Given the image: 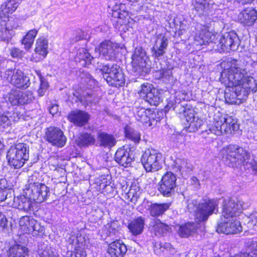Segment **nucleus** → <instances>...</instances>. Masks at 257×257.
<instances>
[{
    "instance_id": "2",
    "label": "nucleus",
    "mask_w": 257,
    "mask_h": 257,
    "mask_svg": "<svg viewBox=\"0 0 257 257\" xmlns=\"http://www.w3.org/2000/svg\"><path fill=\"white\" fill-rule=\"evenodd\" d=\"M194 42L196 45L202 46L210 43L216 45L212 47L220 52H229L236 50L239 45V39L234 31H230L217 36L211 32L208 25L200 23L195 27Z\"/></svg>"
},
{
    "instance_id": "10",
    "label": "nucleus",
    "mask_w": 257,
    "mask_h": 257,
    "mask_svg": "<svg viewBox=\"0 0 257 257\" xmlns=\"http://www.w3.org/2000/svg\"><path fill=\"white\" fill-rule=\"evenodd\" d=\"M242 230L240 222L237 217L220 218L217 222L216 231L218 232L228 234H237Z\"/></svg>"
},
{
    "instance_id": "12",
    "label": "nucleus",
    "mask_w": 257,
    "mask_h": 257,
    "mask_svg": "<svg viewBox=\"0 0 257 257\" xmlns=\"http://www.w3.org/2000/svg\"><path fill=\"white\" fill-rule=\"evenodd\" d=\"M176 176L171 172H167L160 182L158 190L165 197L172 196L176 187Z\"/></svg>"
},
{
    "instance_id": "48",
    "label": "nucleus",
    "mask_w": 257,
    "mask_h": 257,
    "mask_svg": "<svg viewBox=\"0 0 257 257\" xmlns=\"http://www.w3.org/2000/svg\"><path fill=\"white\" fill-rule=\"evenodd\" d=\"M153 85L149 83H145L141 85V89L139 91V94L144 99L147 97L153 89H155Z\"/></svg>"
},
{
    "instance_id": "58",
    "label": "nucleus",
    "mask_w": 257,
    "mask_h": 257,
    "mask_svg": "<svg viewBox=\"0 0 257 257\" xmlns=\"http://www.w3.org/2000/svg\"><path fill=\"white\" fill-rule=\"evenodd\" d=\"M7 225V219L5 216L0 211V231Z\"/></svg>"
},
{
    "instance_id": "19",
    "label": "nucleus",
    "mask_w": 257,
    "mask_h": 257,
    "mask_svg": "<svg viewBox=\"0 0 257 257\" xmlns=\"http://www.w3.org/2000/svg\"><path fill=\"white\" fill-rule=\"evenodd\" d=\"M182 111L184 113L188 126L187 131L189 132H195L197 131L203 124V120L199 118L194 110H186L185 107H182Z\"/></svg>"
},
{
    "instance_id": "61",
    "label": "nucleus",
    "mask_w": 257,
    "mask_h": 257,
    "mask_svg": "<svg viewBox=\"0 0 257 257\" xmlns=\"http://www.w3.org/2000/svg\"><path fill=\"white\" fill-rule=\"evenodd\" d=\"M171 248V244L169 243H161L160 249L163 252L165 249L168 250Z\"/></svg>"
},
{
    "instance_id": "38",
    "label": "nucleus",
    "mask_w": 257,
    "mask_h": 257,
    "mask_svg": "<svg viewBox=\"0 0 257 257\" xmlns=\"http://www.w3.org/2000/svg\"><path fill=\"white\" fill-rule=\"evenodd\" d=\"M48 40L43 37H39L36 41L35 52L36 54L40 55L43 58L47 56L48 51Z\"/></svg>"
},
{
    "instance_id": "7",
    "label": "nucleus",
    "mask_w": 257,
    "mask_h": 257,
    "mask_svg": "<svg viewBox=\"0 0 257 257\" xmlns=\"http://www.w3.org/2000/svg\"><path fill=\"white\" fill-rule=\"evenodd\" d=\"M162 154L154 149H148L141 157L142 164L147 172H155L162 167Z\"/></svg>"
},
{
    "instance_id": "44",
    "label": "nucleus",
    "mask_w": 257,
    "mask_h": 257,
    "mask_svg": "<svg viewBox=\"0 0 257 257\" xmlns=\"http://www.w3.org/2000/svg\"><path fill=\"white\" fill-rule=\"evenodd\" d=\"M145 100L151 105L157 106L161 101L160 93L158 89H153L152 91L149 93Z\"/></svg>"
},
{
    "instance_id": "14",
    "label": "nucleus",
    "mask_w": 257,
    "mask_h": 257,
    "mask_svg": "<svg viewBox=\"0 0 257 257\" xmlns=\"http://www.w3.org/2000/svg\"><path fill=\"white\" fill-rule=\"evenodd\" d=\"M118 49L117 44L110 40H105L95 48V51L106 60H112L115 58Z\"/></svg>"
},
{
    "instance_id": "43",
    "label": "nucleus",
    "mask_w": 257,
    "mask_h": 257,
    "mask_svg": "<svg viewBox=\"0 0 257 257\" xmlns=\"http://www.w3.org/2000/svg\"><path fill=\"white\" fill-rule=\"evenodd\" d=\"M38 257H56L47 242H40L38 245Z\"/></svg>"
},
{
    "instance_id": "42",
    "label": "nucleus",
    "mask_w": 257,
    "mask_h": 257,
    "mask_svg": "<svg viewBox=\"0 0 257 257\" xmlns=\"http://www.w3.org/2000/svg\"><path fill=\"white\" fill-rule=\"evenodd\" d=\"M80 76L81 82L86 89H92L96 86V81L88 72H83Z\"/></svg>"
},
{
    "instance_id": "5",
    "label": "nucleus",
    "mask_w": 257,
    "mask_h": 257,
    "mask_svg": "<svg viewBox=\"0 0 257 257\" xmlns=\"http://www.w3.org/2000/svg\"><path fill=\"white\" fill-rule=\"evenodd\" d=\"M29 158V147L24 143H19L12 146L7 154L9 164L15 169L22 167Z\"/></svg>"
},
{
    "instance_id": "63",
    "label": "nucleus",
    "mask_w": 257,
    "mask_h": 257,
    "mask_svg": "<svg viewBox=\"0 0 257 257\" xmlns=\"http://www.w3.org/2000/svg\"><path fill=\"white\" fill-rule=\"evenodd\" d=\"M68 241L69 243L73 244L77 241V236H75L74 234H71L70 235Z\"/></svg>"
},
{
    "instance_id": "57",
    "label": "nucleus",
    "mask_w": 257,
    "mask_h": 257,
    "mask_svg": "<svg viewBox=\"0 0 257 257\" xmlns=\"http://www.w3.org/2000/svg\"><path fill=\"white\" fill-rule=\"evenodd\" d=\"M173 23H174V27L177 30H183L186 28V25L183 22L179 21L178 18H174L173 20Z\"/></svg>"
},
{
    "instance_id": "64",
    "label": "nucleus",
    "mask_w": 257,
    "mask_h": 257,
    "mask_svg": "<svg viewBox=\"0 0 257 257\" xmlns=\"http://www.w3.org/2000/svg\"><path fill=\"white\" fill-rule=\"evenodd\" d=\"M238 3H240L242 5L250 3L252 2L253 0H236Z\"/></svg>"
},
{
    "instance_id": "20",
    "label": "nucleus",
    "mask_w": 257,
    "mask_h": 257,
    "mask_svg": "<svg viewBox=\"0 0 257 257\" xmlns=\"http://www.w3.org/2000/svg\"><path fill=\"white\" fill-rule=\"evenodd\" d=\"M63 136V132L60 128L50 126L46 129L45 138L46 141L53 145L62 147L64 145Z\"/></svg>"
},
{
    "instance_id": "60",
    "label": "nucleus",
    "mask_w": 257,
    "mask_h": 257,
    "mask_svg": "<svg viewBox=\"0 0 257 257\" xmlns=\"http://www.w3.org/2000/svg\"><path fill=\"white\" fill-rule=\"evenodd\" d=\"M49 112L52 115L58 114L59 113L58 105L57 104L52 105L49 108Z\"/></svg>"
},
{
    "instance_id": "30",
    "label": "nucleus",
    "mask_w": 257,
    "mask_h": 257,
    "mask_svg": "<svg viewBox=\"0 0 257 257\" xmlns=\"http://www.w3.org/2000/svg\"><path fill=\"white\" fill-rule=\"evenodd\" d=\"M150 226L156 235H163L171 231V228L168 225L162 222L158 219L151 220Z\"/></svg>"
},
{
    "instance_id": "34",
    "label": "nucleus",
    "mask_w": 257,
    "mask_h": 257,
    "mask_svg": "<svg viewBox=\"0 0 257 257\" xmlns=\"http://www.w3.org/2000/svg\"><path fill=\"white\" fill-rule=\"evenodd\" d=\"M170 206V204L168 203H151L149 208L150 215L155 217H159L163 215L169 208Z\"/></svg>"
},
{
    "instance_id": "16",
    "label": "nucleus",
    "mask_w": 257,
    "mask_h": 257,
    "mask_svg": "<svg viewBox=\"0 0 257 257\" xmlns=\"http://www.w3.org/2000/svg\"><path fill=\"white\" fill-rule=\"evenodd\" d=\"M168 43V38L164 35L158 36L151 48L152 57L158 60L162 59L166 52Z\"/></svg>"
},
{
    "instance_id": "55",
    "label": "nucleus",
    "mask_w": 257,
    "mask_h": 257,
    "mask_svg": "<svg viewBox=\"0 0 257 257\" xmlns=\"http://www.w3.org/2000/svg\"><path fill=\"white\" fill-rule=\"evenodd\" d=\"M24 54V52L19 48H13L11 50V56L13 58H21Z\"/></svg>"
},
{
    "instance_id": "41",
    "label": "nucleus",
    "mask_w": 257,
    "mask_h": 257,
    "mask_svg": "<svg viewBox=\"0 0 257 257\" xmlns=\"http://www.w3.org/2000/svg\"><path fill=\"white\" fill-rule=\"evenodd\" d=\"M38 32V30H31L26 34L22 39V43L24 45V47L26 50H29L32 47L34 39L36 37Z\"/></svg>"
},
{
    "instance_id": "50",
    "label": "nucleus",
    "mask_w": 257,
    "mask_h": 257,
    "mask_svg": "<svg viewBox=\"0 0 257 257\" xmlns=\"http://www.w3.org/2000/svg\"><path fill=\"white\" fill-rule=\"evenodd\" d=\"M40 79L41 83L40 87L38 90V93L40 96H42L47 90L49 85L48 82L43 78L40 77Z\"/></svg>"
},
{
    "instance_id": "59",
    "label": "nucleus",
    "mask_w": 257,
    "mask_h": 257,
    "mask_svg": "<svg viewBox=\"0 0 257 257\" xmlns=\"http://www.w3.org/2000/svg\"><path fill=\"white\" fill-rule=\"evenodd\" d=\"M128 197H132V202L137 201L139 195L135 189L131 188L128 192Z\"/></svg>"
},
{
    "instance_id": "24",
    "label": "nucleus",
    "mask_w": 257,
    "mask_h": 257,
    "mask_svg": "<svg viewBox=\"0 0 257 257\" xmlns=\"http://www.w3.org/2000/svg\"><path fill=\"white\" fill-rule=\"evenodd\" d=\"M132 156L130 150L125 149V147L123 146L117 149L114 155V160L120 165L127 167L131 165L133 161V158Z\"/></svg>"
},
{
    "instance_id": "18",
    "label": "nucleus",
    "mask_w": 257,
    "mask_h": 257,
    "mask_svg": "<svg viewBox=\"0 0 257 257\" xmlns=\"http://www.w3.org/2000/svg\"><path fill=\"white\" fill-rule=\"evenodd\" d=\"M168 167L176 173L185 177L192 170V166L185 159L180 158L172 159Z\"/></svg>"
},
{
    "instance_id": "39",
    "label": "nucleus",
    "mask_w": 257,
    "mask_h": 257,
    "mask_svg": "<svg viewBox=\"0 0 257 257\" xmlns=\"http://www.w3.org/2000/svg\"><path fill=\"white\" fill-rule=\"evenodd\" d=\"M36 223V220L31 216H22L19 221L20 227L22 231L24 233H30V229L34 225V223Z\"/></svg>"
},
{
    "instance_id": "46",
    "label": "nucleus",
    "mask_w": 257,
    "mask_h": 257,
    "mask_svg": "<svg viewBox=\"0 0 257 257\" xmlns=\"http://www.w3.org/2000/svg\"><path fill=\"white\" fill-rule=\"evenodd\" d=\"M29 234H32L33 236L42 237L45 234V228L36 220V223H34L32 228L30 229Z\"/></svg>"
},
{
    "instance_id": "25",
    "label": "nucleus",
    "mask_w": 257,
    "mask_h": 257,
    "mask_svg": "<svg viewBox=\"0 0 257 257\" xmlns=\"http://www.w3.org/2000/svg\"><path fill=\"white\" fill-rule=\"evenodd\" d=\"M238 20L245 26H251L257 19V11L252 8L244 9L238 15Z\"/></svg>"
},
{
    "instance_id": "22",
    "label": "nucleus",
    "mask_w": 257,
    "mask_h": 257,
    "mask_svg": "<svg viewBox=\"0 0 257 257\" xmlns=\"http://www.w3.org/2000/svg\"><path fill=\"white\" fill-rule=\"evenodd\" d=\"M112 17L114 22L120 25L126 23V19H128V12L127 11L125 4L116 3L112 9Z\"/></svg>"
},
{
    "instance_id": "6",
    "label": "nucleus",
    "mask_w": 257,
    "mask_h": 257,
    "mask_svg": "<svg viewBox=\"0 0 257 257\" xmlns=\"http://www.w3.org/2000/svg\"><path fill=\"white\" fill-rule=\"evenodd\" d=\"M100 71L109 85L119 87L124 84L125 79L124 73L117 64L103 65L100 68Z\"/></svg>"
},
{
    "instance_id": "17",
    "label": "nucleus",
    "mask_w": 257,
    "mask_h": 257,
    "mask_svg": "<svg viewBox=\"0 0 257 257\" xmlns=\"http://www.w3.org/2000/svg\"><path fill=\"white\" fill-rule=\"evenodd\" d=\"M132 59V65L137 70L147 72L150 68L147 66L148 57L145 51L142 47H137L135 49Z\"/></svg>"
},
{
    "instance_id": "1",
    "label": "nucleus",
    "mask_w": 257,
    "mask_h": 257,
    "mask_svg": "<svg viewBox=\"0 0 257 257\" xmlns=\"http://www.w3.org/2000/svg\"><path fill=\"white\" fill-rule=\"evenodd\" d=\"M227 66L219 78L222 83L231 89L225 92V101L230 104H239L250 92L257 91V79L251 76L249 71L236 60L232 61Z\"/></svg>"
},
{
    "instance_id": "45",
    "label": "nucleus",
    "mask_w": 257,
    "mask_h": 257,
    "mask_svg": "<svg viewBox=\"0 0 257 257\" xmlns=\"http://www.w3.org/2000/svg\"><path fill=\"white\" fill-rule=\"evenodd\" d=\"M125 136L126 138L131 140L135 143H139L141 139L140 133L130 126H126L124 128Z\"/></svg>"
},
{
    "instance_id": "33",
    "label": "nucleus",
    "mask_w": 257,
    "mask_h": 257,
    "mask_svg": "<svg viewBox=\"0 0 257 257\" xmlns=\"http://www.w3.org/2000/svg\"><path fill=\"white\" fill-rule=\"evenodd\" d=\"M22 1V0H6L1 5L0 16L4 15L6 17V15L14 12Z\"/></svg>"
},
{
    "instance_id": "26",
    "label": "nucleus",
    "mask_w": 257,
    "mask_h": 257,
    "mask_svg": "<svg viewBox=\"0 0 257 257\" xmlns=\"http://www.w3.org/2000/svg\"><path fill=\"white\" fill-rule=\"evenodd\" d=\"M69 120L75 125L82 126L86 125L90 118V114L85 111L80 110L72 111L68 117Z\"/></svg>"
},
{
    "instance_id": "9",
    "label": "nucleus",
    "mask_w": 257,
    "mask_h": 257,
    "mask_svg": "<svg viewBox=\"0 0 257 257\" xmlns=\"http://www.w3.org/2000/svg\"><path fill=\"white\" fill-rule=\"evenodd\" d=\"M27 196L37 203L45 201L49 195V189L44 184L39 182H29L28 187L25 190Z\"/></svg>"
},
{
    "instance_id": "31",
    "label": "nucleus",
    "mask_w": 257,
    "mask_h": 257,
    "mask_svg": "<svg viewBox=\"0 0 257 257\" xmlns=\"http://www.w3.org/2000/svg\"><path fill=\"white\" fill-rule=\"evenodd\" d=\"M75 60L78 62L80 65L86 67L88 65L94 62V59L84 48H79L76 54Z\"/></svg>"
},
{
    "instance_id": "23",
    "label": "nucleus",
    "mask_w": 257,
    "mask_h": 257,
    "mask_svg": "<svg viewBox=\"0 0 257 257\" xmlns=\"http://www.w3.org/2000/svg\"><path fill=\"white\" fill-rule=\"evenodd\" d=\"M127 248L120 240H116L110 243L107 247V253L109 257H124Z\"/></svg>"
},
{
    "instance_id": "3",
    "label": "nucleus",
    "mask_w": 257,
    "mask_h": 257,
    "mask_svg": "<svg viewBox=\"0 0 257 257\" xmlns=\"http://www.w3.org/2000/svg\"><path fill=\"white\" fill-rule=\"evenodd\" d=\"M223 161L231 167L243 165L245 168H252L257 173V157L250 156V154L242 147L235 145H229L223 148L220 151Z\"/></svg>"
},
{
    "instance_id": "62",
    "label": "nucleus",
    "mask_w": 257,
    "mask_h": 257,
    "mask_svg": "<svg viewBox=\"0 0 257 257\" xmlns=\"http://www.w3.org/2000/svg\"><path fill=\"white\" fill-rule=\"evenodd\" d=\"M191 183L196 187L200 185L199 180L195 176H193L191 178Z\"/></svg>"
},
{
    "instance_id": "47",
    "label": "nucleus",
    "mask_w": 257,
    "mask_h": 257,
    "mask_svg": "<svg viewBox=\"0 0 257 257\" xmlns=\"http://www.w3.org/2000/svg\"><path fill=\"white\" fill-rule=\"evenodd\" d=\"M7 181L4 178L0 179V202L5 201L7 198Z\"/></svg>"
},
{
    "instance_id": "52",
    "label": "nucleus",
    "mask_w": 257,
    "mask_h": 257,
    "mask_svg": "<svg viewBox=\"0 0 257 257\" xmlns=\"http://www.w3.org/2000/svg\"><path fill=\"white\" fill-rule=\"evenodd\" d=\"M75 38H73L74 42H77L82 40H86L87 34L80 29L77 30L75 33Z\"/></svg>"
},
{
    "instance_id": "35",
    "label": "nucleus",
    "mask_w": 257,
    "mask_h": 257,
    "mask_svg": "<svg viewBox=\"0 0 257 257\" xmlns=\"http://www.w3.org/2000/svg\"><path fill=\"white\" fill-rule=\"evenodd\" d=\"M75 142L79 147H86L93 145L95 142V139L91 134L83 132L79 134Z\"/></svg>"
},
{
    "instance_id": "32",
    "label": "nucleus",
    "mask_w": 257,
    "mask_h": 257,
    "mask_svg": "<svg viewBox=\"0 0 257 257\" xmlns=\"http://www.w3.org/2000/svg\"><path fill=\"white\" fill-rule=\"evenodd\" d=\"M97 139L100 146L104 148H111L116 143V140L114 137L112 135L105 132L98 133Z\"/></svg>"
},
{
    "instance_id": "29",
    "label": "nucleus",
    "mask_w": 257,
    "mask_h": 257,
    "mask_svg": "<svg viewBox=\"0 0 257 257\" xmlns=\"http://www.w3.org/2000/svg\"><path fill=\"white\" fill-rule=\"evenodd\" d=\"M244 245L246 252H240L231 257H257V242L251 238L245 240ZM214 257H220L215 256Z\"/></svg>"
},
{
    "instance_id": "49",
    "label": "nucleus",
    "mask_w": 257,
    "mask_h": 257,
    "mask_svg": "<svg viewBox=\"0 0 257 257\" xmlns=\"http://www.w3.org/2000/svg\"><path fill=\"white\" fill-rule=\"evenodd\" d=\"M12 36L11 30L5 27V24L4 26L2 24L0 26V37L1 39L4 41L8 42L11 38Z\"/></svg>"
},
{
    "instance_id": "8",
    "label": "nucleus",
    "mask_w": 257,
    "mask_h": 257,
    "mask_svg": "<svg viewBox=\"0 0 257 257\" xmlns=\"http://www.w3.org/2000/svg\"><path fill=\"white\" fill-rule=\"evenodd\" d=\"M218 200L214 199L206 198L203 199L197 205L195 212L196 222L206 221L209 216L215 212L218 209Z\"/></svg>"
},
{
    "instance_id": "40",
    "label": "nucleus",
    "mask_w": 257,
    "mask_h": 257,
    "mask_svg": "<svg viewBox=\"0 0 257 257\" xmlns=\"http://www.w3.org/2000/svg\"><path fill=\"white\" fill-rule=\"evenodd\" d=\"M197 227L196 223L193 222H188L180 227L179 234L182 237H188L195 232Z\"/></svg>"
},
{
    "instance_id": "13",
    "label": "nucleus",
    "mask_w": 257,
    "mask_h": 257,
    "mask_svg": "<svg viewBox=\"0 0 257 257\" xmlns=\"http://www.w3.org/2000/svg\"><path fill=\"white\" fill-rule=\"evenodd\" d=\"M192 10L195 11V14L199 16L208 17V19L212 20L213 22L215 20L213 15L215 14L216 6L210 4L208 0H192Z\"/></svg>"
},
{
    "instance_id": "27",
    "label": "nucleus",
    "mask_w": 257,
    "mask_h": 257,
    "mask_svg": "<svg viewBox=\"0 0 257 257\" xmlns=\"http://www.w3.org/2000/svg\"><path fill=\"white\" fill-rule=\"evenodd\" d=\"M145 224V218L139 216L130 221L127 228L133 235L138 236L143 233Z\"/></svg>"
},
{
    "instance_id": "21",
    "label": "nucleus",
    "mask_w": 257,
    "mask_h": 257,
    "mask_svg": "<svg viewBox=\"0 0 257 257\" xmlns=\"http://www.w3.org/2000/svg\"><path fill=\"white\" fill-rule=\"evenodd\" d=\"M241 212L239 205L230 199H225L223 202L222 215L220 218H229L237 217Z\"/></svg>"
},
{
    "instance_id": "37",
    "label": "nucleus",
    "mask_w": 257,
    "mask_h": 257,
    "mask_svg": "<svg viewBox=\"0 0 257 257\" xmlns=\"http://www.w3.org/2000/svg\"><path fill=\"white\" fill-rule=\"evenodd\" d=\"M8 254L9 257H26L28 249L25 246L15 243L10 247Z\"/></svg>"
},
{
    "instance_id": "11",
    "label": "nucleus",
    "mask_w": 257,
    "mask_h": 257,
    "mask_svg": "<svg viewBox=\"0 0 257 257\" xmlns=\"http://www.w3.org/2000/svg\"><path fill=\"white\" fill-rule=\"evenodd\" d=\"M6 78L12 85L20 88H27L30 84V78L20 70L8 69L5 73Z\"/></svg>"
},
{
    "instance_id": "53",
    "label": "nucleus",
    "mask_w": 257,
    "mask_h": 257,
    "mask_svg": "<svg viewBox=\"0 0 257 257\" xmlns=\"http://www.w3.org/2000/svg\"><path fill=\"white\" fill-rule=\"evenodd\" d=\"M11 124V119L8 116L0 114V126H2L3 127H6L10 126Z\"/></svg>"
},
{
    "instance_id": "54",
    "label": "nucleus",
    "mask_w": 257,
    "mask_h": 257,
    "mask_svg": "<svg viewBox=\"0 0 257 257\" xmlns=\"http://www.w3.org/2000/svg\"><path fill=\"white\" fill-rule=\"evenodd\" d=\"M96 183L99 185L100 189H104L109 185L110 181L104 177L101 176L97 179Z\"/></svg>"
},
{
    "instance_id": "51",
    "label": "nucleus",
    "mask_w": 257,
    "mask_h": 257,
    "mask_svg": "<svg viewBox=\"0 0 257 257\" xmlns=\"http://www.w3.org/2000/svg\"><path fill=\"white\" fill-rule=\"evenodd\" d=\"M180 107L182 109V107H184V106L180 104V103H177L174 99H170L165 107V111L169 110L171 109L175 110L177 108ZM182 112H183L182 110H180L179 112L181 113Z\"/></svg>"
},
{
    "instance_id": "36",
    "label": "nucleus",
    "mask_w": 257,
    "mask_h": 257,
    "mask_svg": "<svg viewBox=\"0 0 257 257\" xmlns=\"http://www.w3.org/2000/svg\"><path fill=\"white\" fill-rule=\"evenodd\" d=\"M154 114L150 109H146L143 107L138 108L135 112V117L138 121L143 124L150 123L151 118H153Z\"/></svg>"
},
{
    "instance_id": "28",
    "label": "nucleus",
    "mask_w": 257,
    "mask_h": 257,
    "mask_svg": "<svg viewBox=\"0 0 257 257\" xmlns=\"http://www.w3.org/2000/svg\"><path fill=\"white\" fill-rule=\"evenodd\" d=\"M32 201L31 196L23 194L14 197V205L19 210L27 212L32 207Z\"/></svg>"
},
{
    "instance_id": "15",
    "label": "nucleus",
    "mask_w": 257,
    "mask_h": 257,
    "mask_svg": "<svg viewBox=\"0 0 257 257\" xmlns=\"http://www.w3.org/2000/svg\"><path fill=\"white\" fill-rule=\"evenodd\" d=\"M34 98L33 93L30 91L12 90L9 94L8 100L13 105H18L29 103Z\"/></svg>"
},
{
    "instance_id": "56",
    "label": "nucleus",
    "mask_w": 257,
    "mask_h": 257,
    "mask_svg": "<svg viewBox=\"0 0 257 257\" xmlns=\"http://www.w3.org/2000/svg\"><path fill=\"white\" fill-rule=\"evenodd\" d=\"M70 255V257H86V254L84 251L82 249H76L74 252H67V256Z\"/></svg>"
},
{
    "instance_id": "4",
    "label": "nucleus",
    "mask_w": 257,
    "mask_h": 257,
    "mask_svg": "<svg viewBox=\"0 0 257 257\" xmlns=\"http://www.w3.org/2000/svg\"><path fill=\"white\" fill-rule=\"evenodd\" d=\"M239 125L236 119L228 114H221L217 113L214 114L212 120L209 121L206 130L202 132L203 137L212 135L219 136L223 134H231L232 132L239 130Z\"/></svg>"
}]
</instances>
